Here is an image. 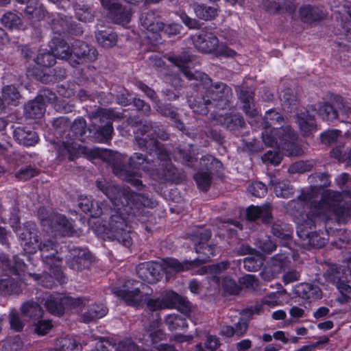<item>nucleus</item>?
<instances>
[{
	"label": "nucleus",
	"mask_w": 351,
	"mask_h": 351,
	"mask_svg": "<svg viewBox=\"0 0 351 351\" xmlns=\"http://www.w3.org/2000/svg\"><path fill=\"white\" fill-rule=\"evenodd\" d=\"M312 195L308 193H302L297 199H293L289 203V207L291 210H295L293 214L296 216V222L298 219L304 221L306 219V214L304 213L306 204L311 199ZM308 213H307L308 215Z\"/></svg>",
	"instance_id": "nucleus-30"
},
{
	"label": "nucleus",
	"mask_w": 351,
	"mask_h": 351,
	"mask_svg": "<svg viewBox=\"0 0 351 351\" xmlns=\"http://www.w3.org/2000/svg\"><path fill=\"white\" fill-rule=\"evenodd\" d=\"M198 187L204 191H208L211 183L210 173L208 171H199L194 176Z\"/></svg>",
	"instance_id": "nucleus-58"
},
{
	"label": "nucleus",
	"mask_w": 351,
	"mask_h": 351,
	"mask_svg": "<svg viewBox=\"0 0 351 351\" xmlns=\"http://www.w3.org/2000/svg\"><path fill=\"white\" fill-rule=\"evenodd\" d=\"M87 117L92 124L87 128L86 120L82 117L76 119L70 125L67 136L71 140L84 141L88 138L98 142H104L112 138L113 133L112 119L122 118V114L110 109L97 108L87 112Z\"/></svg>",
	"instance_id": "nucleus-2"
},
{
	"label": "nucleus",
	"mask_w": 351,
	"mask_h": 351,
	"mask_svg": "<svg viewBox=\"0 0 351 351\" xmlns=\"http://www.w3.org/2000/svg\"><path fill=\"white\" fill-rule=\"evenodd\" d=\"M42 223L44 226H49L51 232L62 236H70L73 234L72 223L64 215L55 214L49 218L43 219Z\"/></svg>",
	"instance_id": "nucleus-14"
},
{
	"label": "nucleus",
	"mask_w": 351,
	"mask_h": 351,
	"mask_svg": "<svg viewBox=\"0 0 351 351\" xmlns=\"http://www.w3.org/2000/svg\"><path fill=\"white\" fill-rule=\"evenodd\" d=\"M200 167L206 171L213 169H219L222 167V163L210 154H207L201 158L199 161Z\"/></svg>",
	"instance_id": "nucleus-52"
},
{
	"label": "nucleus",
	"mask_w": 351,
	"mask_h": 351,
	"mask_svg": "<svg viewBox=\"0 0 351 351\" xmlns=\"http://www.w3.org/2000/svg\"><path fill=\"white\" fill-rule=\"evenodd\" d=\"M100 351H138V346L130 339H125L113 344L110 341L101 342Z\"/></svg>",
	"instance_id": "nucleus-31"
},
{
	"label": "nucleus",
	"mask_w": 351,
	"mask_h": 351,
	"mask_svg": "<svg viewBox=\"0 0 351 351\" xmlns=\"http://www.w3.org/2000/svg\"><path fill=\"white\" fill-rule=\"evenodd\" d=\"M155 125L156 122H153L152 121H145L144 122L141 123L138 126L136 132H135L134 145L138 147L136 141L137 137L145 139L147 138V140H149L150 138H153L158 140L156 138L154 137V136H153L152 133L149 134L146 136H145L146 134L150 132L151 131H152V132H154Z\"/></svg>",
	"instance_id": "nucleus-48"
},
{
	"label": "nucleus",
	"mask_w": 351,
	"mask_h": 351,
	"mask_svg": "<svg viewBox=\"0 0 351 351\" xmlns=\"http://www.w3.org/2000/svg\"><path fill=\"white\" fill-rule=\"evenodd\" d=\"M287 257L285 255L275 256L272 258V264L274 267V270L271 268H265L263 271L261 272L260 275L263 280L265 281H270L274 278L275 271H279L286 265Z\"/></svg>",
	"instance_id": "nucleus-35"
},
{
	"label": "nucleus",
	"mask_w": 351,
	"mask_h": 351,
	"mask_svg": "<svg viewBox=\"0 0 351 351\" xmlns=\"http://www.w3.org/2000/svg\"><path fill=\"white\" fill-rule=\"evenodd\" d=\"M211 237V232L204 228H197L190 234V239L195 244V250L198 257L193 261L180 262L176 258H168L164 261V267L167 273H178L193 269L208 261L215 256L217 247L208 243Z\"/></svg>",
	"instance_id": "nucleus-3"
},
{
	"label": "nucleus",
	"mask_w": 351,
	"mask_h": 351,
	"mask_svg": "<svg viewBox=\"0 0 351 351\" xmlns=\"http://www.w3.org/2000/svg\"><path fill=\"white\" fill-rule=\"evenodd\" d=\"M232 97V88L223 82H217L206 88L198 105L195 104L191 108L202 114L211 111L213 115L215 109L223 110L229 107Z\"/></svg>",
	"instance_id": "nucleus-6"
},
{
	"label": "nucleus",
	"mask_w": 351,
	"mask_h": 351,
	"mask_svg": "<svg viewBox=\"0 0 351 351\" xmlns=\"http://www.w3.org/2000/svg\"><path fill=\"white\" fill-rule=\"evenodd\" d=\"M156 162V156L150 159L138 152L134 153L129 158L130 167L132 169L142 170L149 175H152Z\"/></svg>",
	"instance_id": "nucleus-25"
},
{
	"label": "nucleus",
	"mask_w": 351,
	"mask_h": 351,
	"mask_svg": "<svg viewBox=\"0 0 351 351\" xmlns=\"http://www.w3.org/2000/svg\"><path fill=\"white\" fill-rule=\"evenodd\" d=\"M69 266L74 270L80 271L90 265L91 254L86 249L73 247L69 250Z\"/></svg>",
	"instance_id": "nucleus-17"
},
{
	"label": "nucleus",
	"mask_w": 351,
	"mask_h": 351,
	"mask_svg": "<svg viewBox=\"0 0 351 351\" xmlns=\"http://www.w3.org/2000/svg\"><path fill=\"white\" fill-rule=\"evenodd\" d=\"M193 9L196 16L204 21L212 20L218 15L217 8L199 3H194L193 4Z\"/></svg>",
	"instance_id": "nucleus-39"
},
{
	"label": "nucleus",
	"mask_w": 351,
	"mask_h": 351,
	"mask_svg": "<svg viewBox=\"0 0 351 351\" xmlns=\"http://www.w3.org/2000/svg\"><path fill=\"white\" fill-rule=\"evenodd\" d=\"M279 132H283L280 137L279 149L285 150L291 156H298L302 153L301 149L296 144L297 134L289 125L282 126Z\"/></svg>",
	"instance_id": "nucleus-15"
},
{
	"label": "nucleus",
	"mask_w": 351,
	"mask_h": 351,
	"mask_svg": "<svg viewBox=\"0 0 351 351\" xmlns=\"http://www.w3.org/2000/svg\"><path fill=\"white\" fill-rule=\"evenodd\" d=\"M160 265L154 262L141 263L136 267L138 277L149 284L157 282L160 278Z\"/></svg>",
	"instance_id": "nucleus-20"
},
{
	"label": "nucleus",
	"mask_w": 351,
	"mask_h": 351,
	"mask_svg": "<svg viewBox=\"0 0 351 351\" xmlns=\"http://www.w3.org/2000/svg\"><path fill=\"white\" fill-rule=\"evenodd\" d=\"M38 173V171L31 166L21 168L15 174L16 178L19 181H26L36 176Z\"/></svg>",
	"instance_id": "nucleus-63"
},
{
	"label": "nucleus",
	"mask_w": 351,
	"mask_h": 351,
	"mask_svg": "<svg viewBox=\"0 0 351 351\" xmlns=\"http://www.w3.org/2000/svg\"><path fill=\"white\" fill-rule=\"evenodd\" d=\"M58 244L52 239H46L43 241H39L37 250L40 253L41 258L45 264L49 268H54V276L60 282H65V277L59 267L62 258L60 256L58 250Z\"/></svg>",
	"instance_id": "nucleus-9"
},
{
	"label": "nucleus",
	"mask_w": 351,
	"mask_h": 351,
	"mask_svg": "<svg viewBox=\"0 0 351 351\" xmlns=\"http://www.w3.org/2000/svg\"><path fill=\"white\" fill-rule=\"evenodd\" d=\"M73 54L78 59L93 62L96 60L97 51L93 47L81 40H75L72 45Z\"/></svg>",
	"instance_id": "nucleus-26"
},
{
	"label": "nucleus",
	"mask_w": 351,
	"mask_h": 351,
	"mask_svg": "<svg viewBox=\"0 0 351 351\" xmlns=\"http://www.w3.org/2000/svg\"><path fill=\"white\" fill-rule=\"evenodd\" d=\"M177 156L182 162L187 166H192L194 162L196 161L195 158V153L192 149V145H189L187 147H178L177 151Z\"/></svg>",
	"instance_id": "nucleus-49"
},
{
	"label": "nucleus",
	"mask_w": 351,
	"mask_h": 351,
	"mask_svg": "<svg viewBox=\"0 0 351 351\" xmlns=\"http://www.w3.org/2000/svg\"><path fill=\"white\" fill-rule=\"evenodd\" d=\"M51 51L56 58L67 59L73 54L69 45L62 39L55 38L53 40V45L51 46Z\"/></svg>",
	"instance_id": "nucleus-40"
},
{
	"label": "nucleus",
	"mask_w": 351,
	"mask_h": 351,
	"mask_svg": "<svg viewBox=\"0 0 351 351\" xmlns=\"http://www.w3.org/2000/svg\"><path fill=\"white\" fill-rule=\"evenodd\" d=\"M236 91L239 100L243 104V110L245 113L250 117L255 116L254 93L244 86H237Z\"/></svg>",
	"instance_id": "nucleus-28"
},
{
	"label": "nucleus",
	"mask_w": 351,
	"mask_h": 351,
	"mask_svg": "<svg viewBox=\"0 0 351 351\" xmlns=\"http://www.w3.org/2000/svg\"><path fill=\"white\" fill-rule=\"evenodd\" d=\"M10 328L15 332L22 331L25 326V321L22 316L15 310H12L9 314Z\"/></svg>",
	"instance_id": "nucleus-57"
},
{
	"label": "nucleus",
	"mask_w": 351,
	"mask_h": 351,
	"mask_svg": "<svg viewBox=\"0 0 351 351\" xmlns=\"http://www.w3.org/2000/svg\"><path fill=\"white\" fill-rule=\"evenodd\" d=\"M296 122L304 135H309L316 130L314 117L308 111H301L296 114Z\"/></svg>",
	"instance_id": "nucleus-32"
},
{
	"label": "nucleus",
	"mask_w": 351,
	"mask_h": 351,
	"mask_svg": "<svg viewBox=\"0 0 351 351\" xmlns=\"http://www.w3.org/2000/svg\"><path fill=\"white\" fill-rule=\"evenodd\" d=\"M213 119L219 125L232 132L239 131L245 126L244 119L239 114L219 115L213 117Z\"/></svg>",
	"instance_id": "nucleus-27"
},
{
	"label": "nucleus",
	"mask_w": 351,
	"mask_h": 351,
	"mask_svg": "<svg viewBox=\"0 0 351 351\" xmlns=\"http://www.w3.org/2000/svg\"><path fill=\"white\" fill-rule=\"evenodd\" d=\"M1 21L5 27L10 29L19 28L23 24L21 18L12 12L5 13L1 17Z\"/></svg>",
	"instance_id": "nucleus-50"
},
{
	"label": "nucleus",
	"mask_w": 351,
	"mask_h": 351,
	"mask_svg": "<svg viewBox=\"0 0 351 351\" xmlns=\"http://www.w3.org/2000/svg\"><path fill=\"white\" fill-rule=\"evenodd\" d=\"M263 265V259L261 256H249L243 261L244 268L249 271H256Z\"/></svg>",
	"instance_id": "nucleus-60"
},
{
	"label": "nucleus",
	"mask_w": 351,
	"mask_h": 351,
	"mask_svg": "<svg viewBox=\"0 0 351 351\" xmlns=\"http://www.w3.org/2000/svg\"><path fill=\"white\" fill-rule=\"evenodd\" d=\"M36 62L45 67H50L55 64L56 57L53 53L44 50L38 53Z\"/></svg>",
	"instance_id": "nucleus-56"
},
{
	"label": "nucleus",
	"mask_w": 351,
	"mask_h": 351,
	"mask_svg": "<svg viewBox=\"0 0 351 351\" xmlns=\"http://www.w3.org/2000/svg\"><path fill=\"white\" fill-rule=\"evenodd\" d=\"M133 217L121 216L113 214L110 216L108 226V237L116 241L125 247H130L133 243L135 233L132 230L128 222Z\"/></svg>",
	"instance_id": "nucleus-8"
},
{
	"label": "nucleus",
	"mask_w": 351,
	"mask_h": 351,
	"mask_svg": "<svg viewBox=\"0 0 351 351\" xmlns=\"http://www.w3.org/2000/svg\"><path fill=\"white\" fill-rule=\"evenodd\" d=\"M219 339L216 336L210 335L204 343V348L202 344L197 345V351H214L219 346Z\"/></svg>",
	"instance_id": "nucleus-64"
},
{
	"label": "nucleus",
	"mask_w": 351,
	"mask_h": 351,
	"mask_svg": "<svg viewBox=\"0 0 351 351\" xmlns=\"http://www.w3.org/2000/svg\"><path fill=\"white\" fill-rule=\"evenodd\" d=\"M3 97L8 104L17 105V101L20 97V94L15 86H7L3 88Z\"/></svg>",
	"instance_id": "nucleus-54"
},
{
	"label": "nucleus",
	"mask_w": 351,
	"mask_h": 351,
	"mask_svg": "<svg viewBox=\"0 0 351 351\" xmlns=\"http://www.w3.org/2000/svg\"><path fill=\"white\" fill-rule=\"evenodd\" d=\"M45 110V105L38 99L28 102L25 106V115L29 119L40 118Z\"/></svg>",
	"instance_id": "nucleus-45"
},
{
	"label": "nucleus",
	"mask_w": 351,
	"mask_h": 351,
	"mask_svg": "<svg viewBox=\"0 0 351 351\" xmlns=\"http://www.w3.org/2000/svg\"><path fill=\"white\" fill-rule=\"evenodd\" d=\"M270 184L274 186V190L278 197L288 198L293 194V190L288 181H280L276 177L271 178Z\"/></svg>",
	"instance_id": "nucleus-42"
},
{
	"label": "nucleus",
	"mask_w": 351,
	"mask_h": 351,
	"mask_svg": "<svg viewBox=\"0 0 351 351\" xmlns=\"http://www.w3.org/2000/svg\"><path fill=\"white\" fill-rule=\"evenodd\" d=\"M38 300L45 306L51 314L61 316L65 308H76L85 305V299L74 298L64 293L43 292L38 296Z\"/></svg>",
	"instance_id": "nucleus-7"
},
{
	"label": "nucleus",
	"mask_w": 351,
	"mask_h": 351,
	"mask_svg": "<svg viewBox=\"0 0 351 351\" xmlns=\"http://www.w3.org/2000/svg\"><path fill=\"white\" fill-rule=\"evenodd\" d=\"M19 231V237L24 250L27 253H35L40 241L38 230L36 224L27 222Z\"/></svg>",
	"instance_id": "nucleus-12"
},
{
	"label": "nucleus",
	"mask_w": 351,
	"mask_h": 351,
	"mask_svg": "<svg viewBox=\"0 0 351 351\" xmlns=\"http://www.w3.org/2000/svg\"><path fill=\"white\" fill-rule=\"evenodd\" d=\"M163 306L166 308H176L182 313L187 314L191 308V302L176 292L169 291L162 297Z\"/></svg>",
	"instance_id": "nucleus-18"
},
{
	"label": "nucleus",
	"mask_w": 351,
	"mask_h": 351,
	"mask_svg": "<svg viewBox=\"0 0 351 351\" xmlns=\"http://www.w3.org/2000/svg\"><path fill=\"white\" fill-rule=\"evenodd\" d=\"M97 43L104 48L114 47L117 43L116 33L109 30H98L95 32Z\"/></svg>",
	"instance_id": "nucleus-43"
},
{
	"label": "nucleus",
	"mask_w": 351,
	"mask_h": 351,
	"mask_svg": "<svg viewBox=\"0 0 351 351\" xmlns=\"http://www.w3.org/2000/svg\"><path fill=\"white\" fill-rule=\"evenodd\" d=\"M77 144L72 141H62V143H58L56 146L58 158L60 160H73L77 157Z\"/></svg>",
	"instance_id": "nucleus-34"
},
{
	"label": "nucleus",
	"mask_w": 351,
	"mask_h": 351,
	"mask_svg": "<svg viewBox=\"0 0 351 351\" xmlns=\"http://www.w3.org/2000/svg\"><path fill=\"white\" fill-rule=\"evenodd\" d=\"M21 311L24 317L37 319L42 317L43 310L37 302L32 300L24 302L21 306Z\"/></svg>",
	"instance_id": "nucleus-41"
},
{
	"label": "nucleus",
	"mask_w": 351,
	"mask_h": 351,
	"mask_svg": "<svg viewBox=\"0 0 351 351\" xmlns=\"http://www.w3.org/2000/svg\"><path fill=\"white\" fill-rule=\"evenodd\" d=\"M60 351H81L82 346L77 341L71 337L62 339L60 341ZM51 351H56L52 350Z\"/></svg>",
	"instance_id": "nucleus-59"
},
{
	"label": "nucleus",
	"mask_w": 351,
	"mask_h": 351,
	"mask_svg": "<svg viewBox=\"0 0 351 351\" xmlns=\"http://www.w3.org/2000/svg\"><path fill=\"white\" fill-rule=\"evenodd\" d=\"M14 137L20 144L25 146H33L38 141V136L34 131L25 127H18L14 130Z\"/></svg>",
	"instance_id": "nucleus-33"
},
{
	"label": "nucleus",
	"mask_w": 351,
	"mask_h": 351,
	"mask_svg": "<svg viewBox=\"0 0 351 351\" xmlns=\"http://www.w3.org/2000/svg\"><path fill=\"white\" fill-rule=\"evenodd\" d=\"M193 56H192L189 51H184L178 56L169 57V60L171 62L180 67L184 75L190 80H196L197 77H201L202 74L196 72L192 73L187 68V64L193 60Z\"/></svg>",
	"instance_id": "nucleus-24"
},
{
	"label": "nucleus",
	"mask_w": 351,
	"mask_h": 351,
	"mask_svg": "<svg viewBox=\"0 0 351 351\" xmlns=\"http://www.w3.org/2000/svg\"><path fill=\"white\" fill-rule=\"evenodd\" d=\"M71 123L69 120L64 117H60L53 121V128L55 131V135L59 137H63L66 132L69 133Z\"/></svg>",
	"instance_id": "nucleus-51"
},
{
	"label": "nucleus",
	"mask_w": 351,
	"mask_h": 351,
	"mask_svg": "<svg viewBox=\"0 0 351 351\" xmlns=\"http://www.w3.org/2000/svg\"><path fill=\"white\" fill-rule=\"evenodd\" d=\"M300 17L304 23H312L324 19L326 17V14L321 8L304 5L300 9Z\"/></svg>",
	"instance_id": "nucleus-29"
},
{
	"label": "nucleus",
	"mask_w": 351,
	"mask_h": 351,
	"mask_svg": "<svg viewBox=\"0 0 351 351\" xmlns=\"http://www.w3.org/2000/svg\"><path fill=\"white\" fill-rule=\"evenodd\" d=\"M272 207L270 203H266L261 206H250L246 210V218L248 221H255L261 219L265 224L270 223L272 221Z\"/></svg>",
	"instance_id": "nucleus-21"
},
{
	"label": "nucleus",
	"mask_w": 351,
	"mask_h": 351,
	"mask_svg": "<svg viewBox=\"0 0 351 351\" xmlns=\"http://www.w3.org/2000/svg\"><path fill=\"white\" fill-rule=\"evenodd\" d=\"M301 296L310 302L318 300L322 296L321 289L316 285L305 283L301 285Z\"/></svg>",
	"instance_id": "nucleus-46"
},
{
	"label": "nucleus",
	"mask_w": 351,
	"mask_h": 351,
	"mask_svg": "<svg viewBox=\"0 0 351 351\" xmlns=\"http://www.w3.org/2000/svg\"><path fill=\"white\" fill-rule=\"evenodd\" d=\"M324 276L327 282L337 285L343 278H345L342 271L335 266L330 267L324 274Z\"/></svg>",
	"instance_id": "nucleus-53"
},
{
	"label": "nucleus",
	"mask_w": 351,
	"mask_h": 351,
	"mask_svg": "<svg viewBox=\"0 0 351 351\" xmlns=\"http://www.w3.org/2000/svg\"><path fill=\"white\" fill-rule=\"evenodd\" d=\"M193 42L195 48L205 53L214 52L217 49L219 40L212 32L202 31L193 37Z\"/></svg>",
	"instance_id": "nucleus-16"
},
{
	"label": "nucleus",
	"mask_w": 351,
	"mask_h": 351,
	"mask_svg": "<svg viewBox=\"0 0 351 351\" xmlns=\"http://www.w3.org/2000/svg\"><path fill=\"white\" fill-rule=\"evenodd\" d=\"M136 141L139 149L146 152L149 156H156V162L152 176L161 182H177L181 179V174L173 165L165 145L153 138L147 140L137 137Z\"/></svg>",
	"instance_id": "nucleus-4"
},
{
	"label": "nucleus",
	"mask_w": 351,
	"mask_h": 351,
	"mask_svg": "<svg viewBox=\"0 0 351 351\" xmlns=\"http://www.w3.org/2000/svg\"><path fill=\"white\" fill-rule=\"evenodd\" d=\"M256 244L260 250L267 254L271 253L276 247V244L269 237L258 239Z\"/></svg>",
	"instance_id": "nucleus-62"
},
{
	"label": "nucleus",
	"mask_w": 351,
	"mask_h": 351,
	"mask_svg": "<svg viewBox=\"0 0 351 351\" xmlns=\"http://www.w3.org/2000/svg\"><path fill=\"white\" fill-rule=\"evenodd\" d=\"M78 206L84 213H89L93 217H98L102 215L101 208L98 203L87 197H80Z\"/></svg>",
	"instance_id": "nucleus-38"
},
{
	"label": "nucleus",
	"mask_w": 351,
	"mask_h": 351,
	"mask_svg": "<svg viewBox=\"0 0 351 351\" xmlns=\"http://www.w3.org/2000/svg\"><path fill=\"white\" fill-rule=\"evenodd\" d=\"M140 23L145 30L156 35L164 28L160 16L152 10L143 13L140 17Z\"/></svg>",
	"instance_id": "nucleus-22"
},
{
	"label": "nucleus",
	"mask_w": 351,
	"mask_h": 351,
	"mask_svg": "<svg viewBox=\"0 0 351 351\" xmlns=\"http://www.w3.org/2000/svg\"><path fill=\"white\" fill-rule=\"evenodd\" d=\"M108 162L111 166L113 173L120 179L130 182L134 186H143L142 181L135 178L134 173L128 170L124 164L121 155L119 154H110Z\"/></svg>",
	"instance_id": "nucleus-11"
},
{
	"label": "nucleus",
	"mask_w": 351,
	"mask_h": 351,
	"mask_svg": "<svg viewBox=\"0 0 351 351\" xmlns=\"http://www.w3.org/2000/svg\"><path fill=\"white\" fill-rule=\"evenodd\" d=\"M341 131L338 130H331L323 132L320 136L321 141L326 145H332L337 141L341 135Z\"/></svg>",
	"instance_id": "nucleus-61"
},
{
	"label": "nucleus",
	"mask_w": 351,
	"mask_h": 351,
	"mask_svg": "<svg viewBox=\"0 0 351 351\" xmlns=\"http://www.w3.org/2000/svg\"><path fill=\"white\" fill-rule=\"evenodd\" d=\"M15 261V265H12L8 258L2 255L0 256V267H2L4 269L11 271L13 274H16L18 270H22L25 267V264L21 262L18 258H14Z\"/></svg>",
	"instance_id": "nucleus-55"
},
{
	"label": "nucleus",
	"mask_w": 351,
	"mask_h": 351,
	"mask_svg": "<svg viewBox=\"0 0 351 351\" xmlns=\"http://www.w3.org/2000/svg\"><path fill=\"white\" fill-rule=\"evenodd\" d=\"M145 287L147 286L143 283L128 280L125 282L123 289L114 287L112 289V292L128 305L136 306L141 302L143 298L141 289H144Z\"/></svg>",
	"instance_id": "nucleus-10"
},
{
	"label": "nucleus",
	"mask_w": 351,
	"mask_h": 351,
	"mask_svg": "<svg viewBox=\"0 0 351 351\" xmlns=\"http://www.w3.org/2000/svg\"><path fill=\"white\" fill-rule=\"evenodd\" d=\"M341 195L339 192L327 191L319 202L311 203V210L304 221L298 220L297 234L298 237L307 241L306 244L322 247L326 244V239L313 230L319 221H325L335 216L339 222L344 221L351 215V208L339 206Z\"/></svg>",
	"instance_id": "nucleus-1"
},
{
	"label": "nucleus",
	"mask_w": 351,
	"mask_h": 351,
	"mask_svg": "<svg viewBox=\"0 0 351 351\" xmlns=\"http://www.w3.org/2000/svg\"><path fill=\"white\" fill-rule=\"evenodd\" d=\"M113 190L109 193V199L117 210L114 214L134 217L142 207L154 208L157 205L155 201L134 193L130 187L116 186Z\"/></svg>",
	"instance_id": "nucleus-5"
},
{
	"label": "nucleus",
	"mask_w": 351,
	"mask_h": 351,
	"mask_svg": "<svg viewBox=\"0 0 351 351\" xmlns=\"http://www.w3.org/2000/svg\"><path fill=\"white\" fill-rule=\"evenodd\" d=\"M262 139L263 143L268 147H279L280 137H282L283 132H279L282 127H274V128H263Z\"/></svg>",
	"instance_id": "nucleus-36"
},
{
	"label": "nucleus",
	"mask_w": 351,
	"mask_h": 351,
	"mask_svg": "<svg viewBox=\"0 0 351 351\" xmlns=\"http://www.w3.org/2000/svg\"><path fill=\"white\" fill-rule=\"evenodd\" d=\"M108 309L103 304H92L87 311L82 313L81 316L82 321L84 323H89L96 319H100L105 316Z\"/></svg>",
	"instance_id": "nucleus-37"
},
{
	"label": "nucleus",
	"mask_w": 351,
	"mask_h": 351,
	"mask_svg": "<svg viewBox=\"0 0 351 351\" xmlns=\"http://www.w3.org/2000/svg\"><path fill=\"white\" fill-rule=\"evenodd\" d=\"M230 266V263L229 261H221L215 265L203 267L199 269L198 273L201 275H206L208 280L219 285L223 273L227 270Z\"/></svg>",
	"instance_id": "nucleus-23"
},
{
	"label": "nucleus",
	"mask_w": 351,
	"mask_h": 351,
	"mask_svg": "<svg viewBox=\"0 0 351 351\" xmlns=\"http://www.w3.org/2000/svg\"><path fill=\"white\" fill-rule=\"evenodd\" d=\"M345 107H348V104L341 102L338 106V111L331 104L324 103L319 106L318 109V114L324 121L327 122L332 123L335 121H339L341 122L348 123L347 117L341 114L343 109Z\"/></svg>",
	"instance_id": "nucleus-19"
},
{
	"label": "nucleus",
	"mask_w": 351,
	"mask_h": 351,
	"mask_svg": "<svg viewBox=\"0 0 351 351\" xmlns=\"http://www.w3.org/2000/svg\"><path fill=\"white\" fill-rule=\"evenodd\" d=\"M283 121L282 116L278 112L271 109L265 112L262 126L263 128H274V127H277V125H281Z\"/></svg>",
	"instance_id": "nucleus-47"
},
{
	"label": "nucleus",
	"mask_w": 351,
	"mask_h": 351,
	"mask_svg": "<svg viewBox=\"0 0 351 351\" xmlns=\"http://www.w3.org/2000/svg\"><path fill=\"white\" fill-rule=\"evenodd\" d=\"M165 322L171 331L183 330L188 326L186 317L176 314L168 315L165 317Z\"/></svg>",
	"instance_id": "nucleus-44"
},
{
	"label": "nucleus",
	"mask_w": 351,
	"mask_h": 351,
	"mask_svg": "<svg viewBox=\"0 0 351 351\" xmlns=\"http://www.w3.org/2000/svg\"><path fill=\"white\" fill-rule=\"evenodd\" d=\"M100 2L101 5L108 10V16L112 22L122 25L130 23L132 16L130 9L111 0H100Z\"/></svg>",
	"instance_id": "nucleus-13"
}]
</instances>
